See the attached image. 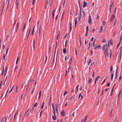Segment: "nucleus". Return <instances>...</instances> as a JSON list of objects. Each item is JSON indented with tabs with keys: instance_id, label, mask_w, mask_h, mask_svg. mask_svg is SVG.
Returning <instances> with one entry per match:
<instances>
[{
	"instance_id": "nucleus-1",
	"label": "nucleus",
	"mask_w": 122,
	"mask_h": 122,
	"mask_svg": "<svg viewBox=\"0 0 122 122\" xmlns=\"http://www.w3.org/2000/svg\"><path fill=\"white\" fill-rule=\"evenodd\" d=\"M9 4V1H8V2L7 3V0H5V1H3V4L2 5V9L1 10V11H2L3 10V9L4 8L5 6L6 5H7V8L8 7Z\"/></svg>"
},
{
	"instance_id": "nucleus-2",
	"label": "nucleus",
	"mask_w": 122,
	"mask_h": 122,
	"mask_svg": "<svg viewBox=\"0 0 122 122\" xmlns=\"http://www.w3.org/2000/svg\"><path fill=\"white\" fill-rule=\"evenodd\" d=\"M108 49V47L107 45H104L102 48V50L105 51V52L106 53V54L107 53Z\"/></svg>"
},
{
	"instance_id": "nucleus-3",
	"label": "nucleus",
	"mask_w": 122,
	"mask_h": 122,
	"mask_svg": "<svg viewBox=\"0 0 122 122\" xmlns=\"http://www.w3.org/2000/svg\"><path fill=\"white\" fill-rule=\"evenodd\" d=\"M122 38V34H121V37L120 39L119 42L118 44L117 45V48L120 46L121 44Z\"/></svg>"
},
{
	"instance_id": "nucleus-4",
	"label": "nucleus",
	"mask_w": 122,
	"mask_h": 122,
	"mask_svg": "<svg viewBox=\"0 0 122 122\" xmlns=\"http://www.w3.org/2000/svg\"><path fill=\"white\" fill-rule=\"evenodd\" d=\"M78 2H79V7L80 8V12H79V14H80L79 16H80V17H81L82 16V15L81 14V6H80V0H79V1L78 0Z\"/></svg>"
},
{
	"instance_id": "nucleus-5",
	"label": "nucleus",
	"mask_w": 122,
	"mask_h": 122,
	"mask_svg": "<svg viewBox=\"0 0 122 122\" xmlns=\"http://www.w3.org/2000/svg\"><path fill=\"white\" fill-rule=\"evenodd\" d=\"M53 115H52V118L54 120H56V115L55 114V112L53 111Z\"/></svg>"
},
{
	"instance_id": "nucleus-6",
	"label": "nucleus",
	"mask_w": 122,
	"mask_h": 122,
	"mask_svg": "<svg viewBox=\"0 0 122 122\" xmlns=\"http://www.w3.org/2000/svg\"><path fill=\"white\" fill-rule=\"evenodd\" d=\"M122 46H121V48L120 49V59L119 60V61L120 62L121 61V56H122Z\"/></svg>"
},
{
	"instance_id": "nucleus-7",
	"label": "nucleus",
	"mask_w": 122,
	"mask_h": 122,
	"mask_svg": "<svg viewBox=\"0 0 122 122\" xmlns=\"http://www.w3.org/2000/svg\"><path fill=\"white\" fill-rule=\"evenodd\" d=\"M110 54H109L108 53H107V54H105V56H106V55H107V56L108 57H109V56H110V58L111 57V54H112V52H111V50H110Z\"/></svg>"
},
{
	"instance_id": "nucleus-8",
	"label": "nucleus",
	"mask_w": 122,
	"mask_h": 122,
	"mask_svg": "<svg viewBox=\"0 0 122 122\" xmlns=\"http://www.w3.org/2000/svg\"><path fill=\"white\" fill-rule=\"evenodd\" d=\"M122 88L121 89V91L120 93L119 94V95H118V99H117V102H119V100H120V94L121 93V91H122Z\"/></svg>"
},
{
	"instance_id": "nucleus-9",
	"label": "nucleus",
	"mask_w": 122,
	"mask_h": 122,
	"mask_svg": "<svg viewBox=\"0 0 122 122\" xmlns=\"http://www.w3.org/2000/svg\"><path fill=\"white\" fill-rule=\"evenodd\" d=\"M89 19L88 21V23H89L90 24H91V23L92 19H91V16L90 15L89 16Z\"/></svg>"
},
{
	"instance_id": "nucleus-10",
	"label": "nucleus",
	"mask_w": 122,
	"mask_h": 122,
	"mask_svg": "<svg viewBox=\"0 0 122 122\" xmlns=\"http://www.w3.org/2000/svg\"><path fill=\"white\" fill-rule=\"evenodd\" d=\"M57 43H56V48L55 50V54H54V59H53V63H54L55 56V53H56V48H57Z\"/></svg>"
},
{
	"instance_id": "nucleus-11",
	"label": "nucleus",
	"mask_w": 122,
	"mask_h": 122,
	"mask_svg": "<svg viewBox=\"0 0 122 122\" xmlns=\"http://www.w3.org/2000/svg\"><path fill=\"white\" fill-rule=\"evenodd\" d=\"M61 114L62 116H64L65 115V113L64 110H62L61 112Z\"/></svg>"
},
{
	"instance_id": "nucleus-12",
	"label": "nucleus",
	"mask_w": 122,
	"mask_h": 122,
	"mask_svg": "<svg viewBox=\"0 0 122 122\" xmlns=\"http://www.w3.org/2000/svg\"><path fill=\"white\" fill-rule=\"evenodd\" d=\"M115 15H112V17L111 18L110 20H111V21H112L113 20V19H114V18H115Z\"/></svg>"
},
{
	"instance_id": "nucleus-13",
	"label": "nucleus",
	"mask_w": 122,
	"mask_h": 122,
	"mask_svg": "<svg viewBox=\"0 0 122 122\" xmlns=\"http://www.w3.org/2000/svg\"><path fill=\"white\" fill-rule=\"evenodd\" d=\"M87 5V3L85 1H84V4L83 5V7L84 8H85Z\"/></svg>"
},
{
	"instance_id": "nucleus-14",
	"label": "nucleus",
	"mask_w": 122,
	"mask_h": 122,
	"mask_svg": "<svg viewBox=\"0 0 122 122\" xmlns=\"http://www.w3.org/2000/svg\"><path fill=\"white\" fill-rule=\"evenodd\" d=\"M103 27L101 26V28L99 31V33H100L101 32H102L103 31Z\"/></svg>"
},
{
	"instance_id": "nucleus-15",
	"label": "nucleus",
	"mask_w": 122,
	"mask_h": 122,
	"mask_svg": "<svg viewBox=\"0 0 122 122\" xmlns=\"http://www.w3.org/2000/svg\"><path fill=\"white\" fill-rule=\"evenodd\" d=\"M65 11L64 10L63 11V13H62V15L61 16V21L62 20V19L63 17V16H64V13H65Z\"/></svg>"
},
{
	"instance_id": "nucleus-16",
	"label": "nucleus",
	"mask_w": 122,
	"mask_h": 122,
	"mask_svg": "<svg viewBox=\"0 0 122 122\" xmlns=\"http://www.w3.org/2000/svg\"><path fill=\"white\" fill-rule=\"evenodd\" d=\"M49 1H50L49 0H46V4H45V5H46V6H48V3H49Z\"/></svg>"
},
{
	"instance_id": "nucleus-17",
	"label": "nucleus",
	"mask_w": 122,
	"mask_h": 122,
	"mask_svg": "<svg viewBox=\"0 0 122 122\" xmlns=\"http://www.w3.org/2000/svg\"><path fill=\"white\" fill-rule=\"evenodd\" d=\"M75 98V95H74L72 97H71V98H69V100H72V99H74Z\"/></svg>"
},
{
	"instance_id": "nucleus-18",
	"label": "nucleus",
	"mask_w": 122,
	"mask_h": 122,
	"mask_svg": "<svg viewBox=\"0 0 122 122\" xmlns=\"http://www.w3.org/2000/svg\"><path fill=\"white\" fill-rule=\"evenodd\" d=\"M72 62V58H71L70 59L69 61V65H70L71 63Z\"/></svg>"
},
{
	"instance_id": "nucleus-19",
	"label": "nucleus",
	"mask_w": 122,
	"mask_h": 122,
	"mask_svg": "<svg viewBox=\"0 0 122 122\" xmlns=\"http://www.w3.org/2000/svg\"><path fill=\"white\" fill-rule=\"evenodd\" d=\"M114 122H119V120L118 119L117 117L114 120Z\"/></svg>"
},
{
	"instance_id": "nucleus-20",
	"label": "nucleus",
	"mask_w": 122,
	"mask_h": 122,
	"mask_svg": "<svg viewBox=\"0 0 122 122\" xmlns=\"http://www.w3.org/2000/svg\"><path fill=\"white\" fill-rule=\"evenodd\" d=\"M108 46H109L110 45H111L112 44V43L111 42V41H108Z\"/></svg>"
},
{
	"instance_id": "nucleus-21",
	"label": "nucleus",
	"mask_w": 122,
	"mask_h": 122,
	"mask_svg": "<svg viewBox=\"0 0 122 122\" xmlns=\"http://www.w3.org/2000/svg\"><path fill=\"white\" fill-rule=\"evenodd\" d=\"M77 18H76L75 20V27H76V24L77 23Z\"/></svg>"
},
{
	"instance_id": "nucleus-22",
	"label": "nucleus",
	"mask_w": 122,
	"mask_h": 122,
	"mask_svg": "<svg viewBox=\"0 0 122 122\" xmlns=\"http://www.w3.org/2000/svg\"><path fill=\"white\" fill-rule=\"evenodd\" d=\"M55 10H53V11L52 12V15L53 19L54 18V13L55 12Z\"/></svg>"
},
{
	"instance_id": "nucleus-23",
	"label": "nucleus",
	"mask_w": 122,
	"mask_h": 122,
	"mask_svg": "<svg viewBox=\"0 0 122 122\" xmlns=\"http://www.w3.org/2000/svg\"><path fill=\"white\" fill-rule=\"evenodd\" d=\"M114 2L113 1V2L112 3L110 7L111 8H113V6H114Z\"/></svg>"
},
{
	"instance_id": "nucleus-24",
	"label": "nucleus",
	"mask_w": 122,
	"mask_h": 122,
	"mask_svg": "<svg viewBox=\"0 0 122 122\" xmlns=\"http://www.w3.org/2000/svg\"><path fill=\"white\" fill-rule=\"evenodd\" d=\"M25 27H26L25 25H24V26H23V28L22 30V31L23 32L24 31V30L25 28Z\"/></svg>"
},
{
	"instance_id": "nucleus-25",
	"label": "nucleus",
	"mask_w": 122,
	"mask_h": 122,
	"mask_svg": "<svg viewBox=\"0 0 122 122\" xmlns=\"http://www.w3.org/2000/svg\"><path fill=\"white\" fill-rule=\"evenodd\" d=\"M100 77V76H97V77H96V78L95 79V81H97L98 80V79H99V78Z\"/></svg>"
},
{
	"instance_id": "nucleus-26",
	"label": "nucleus",
	"mask_w": 122,
	"mask_h": 122,
	"mask_svg": "<svg viewBox=\"0 0 122 122\" xmlns=\"http://www.w3.org/2000/svg\"><path fill=\"white\" fill-rule=\"evenodd\" d=\"M92 62V61L91 59H89V61L88 62V65H89Z\"/></svg>"
},
{
	"instance_id": "nucleus-27",
	"label": "nucleus",
	"mask_w": 122,
	"mask_h": 122,
	"mask_svg": "<svg viewBox=\"0 0 122 122\" xmlns=\"http://www.w3.org/2000/svg\"><path fill=\"white\" fill-rule=\"evenodd\" d=\"M63 53L64 54L65 53H66V48H65L63 49Z\"/></svg>"
},
{
	"instance_id": "nucleus-28",
	"label": "nucleus",
	"mask_w": 122,
	"mask_h": 122,
	"mask_svg": "<svg viewBox=\"0 0 122 122\" xmlns=\"http://www.w3.org/2000/svg\"><path fill=\"white\" fill-rule=\"evenodd\" d=\"M38 103L37 102H36L34 105V106L35 107H36L38 105Z\"/></svg>"
},
{
	"instance_id": "nucleus-29",
	"label": "nucleus",
	"mask_w": 122,
	"mask_h": 122,
	"mask_svg": "<svg viewBox=\"0 0 122 122\" xmlns=\"http://www.w3.org/2000/svg\"><path fill=\"white\" fill-rule=\"evenodd\" d=\"M82 12L83 13V17H84L85 15V12H84V10H82Z\"/></svg>"
},
{
	"instance_id": "nucleus-30",
	"label": "nucleus",
	"mask_w": 122,
	"mask_h": 122,
	"mask_svg": "<svg viewBox=\"0 0 122 122\" xmlns=\"http://www.w3.org/2000/svg\"><path fill=\"white\" fill-rule=\"evenodd\" d=\"M92 80V79L90 78L88 80V82L89 83H90L91 82V81Z\"/></svg>"
},
{
	"instance_id": "nucleus-31",
	"label": "nucleus",
	"mask_w": 122,
	"mask_h": 122,
	"mask_svg": "<svg viewBox=\"0 0 122 122\" xmlns=\"http://www.w3.org/2000/svg\"><path fill=\"white\" fill-rule=\"evenodd\" d=\"M19 25V23H18L17 24V25L16 26V30H18V26Z\"/></svg>"
},
{
	"instance_id": "nucleus-32",
	"label": "nucleus",
	"mask_w": 122,
	"mask_h": 122,
	"mask_svg": "<svg viewBox=\"0 0 122 122\" xmlns=\"http://www.w3.org/2000/svg\"><path fill=\"white\" fill-rule=\"evenodd\" d=\"M86 31L88 32L89 30V28L88 26H86Z\"/></svg>"
},
{
	"instance_id": "nucleus-33",
	"label": "nucleus",
	"mask_w": 122,
	"mask_h": 122,
	"mask_svg": "<svg viewBox=\"0 0 122 122\" xmlns=\"http://www.w3.org/2000/svg\"><path fill=\"white\" fill-rule=\"evenodd\" d=\"M5 54H4L3 55V59L4 60H5Z\"/></svg>"
},
{
	"instance_id": "nucleus-34",
	"label": "nucleus",
	"mask_w": 122,
	"mask_h": 122,
	"mask_svg": "<svg viewBox=\"0 0 122 122\" xmlns=\"http://www.w3.org/2000/svg\"><path fill=\"white\" fill-rule=\"evenodd\" d=\"M32 5H34V3L35 2L36 0H32Z\"/></svg>"
},
{
	"instance_id": "nucleus-35",
	"label": "nucleus",
	"mask_w": 122,
	"mask_h": 122,
	"mask_svg": "<svg viewBox=\"0 0 122 122\" xmlns=\"http://www.w3.org/2000/svg\"><path fill=\"white\" fill-rule=\"evenodd\" d=\"M117 108H119V103L117 102Z\"/></svg>"
},
{
	"instance_id": "nucleus-36",
	"label": "nucleus",
	"mask_w": 122,
	"mask_h": 122,
	"mask_svg": "<svg viewBox=\"0 0 122 122\" xmlns=\"http://www.w3.org/2000/svg\"><path fill=\"white\" fill-rule=\"evenodd\" d=\"M70 31H71V26H72V24L71 23H70Z\"/></svg>"
},
{
	"instance_id": "nucleus-37",
	"label": "nucleus",
	"mask_w": 122,
	"mask_h": 122,
	"mask_svg": "<svg viewBox=\"0 0 122 122\" xmlns=\"http://www.w3.org/2000/svg\"><path fill=\"white\" fill-rule=\"evenodd\" d=\"M87 117V116H86V117L85 119H84V121H83L84 122H86Z\"/></svg>"
},
{
	"instance_id": "nucleus-38",
	"label": "nucleus",
	"mask_w": 122,
	"mask_h": 122,
	"mask_svg": "<svg viewBox=\"0 0 122 122\" xmlns=\"http://www.w3.org/2000/svg\"><path fill=\"white\" fill-rule=\"evenodd\" d=\"M52 109H53V111L55 112V109H54V108L53 104V103L52 104Z\"/></svg>"
},
{
	"instance_id": "nucleus-39",
	"label": "nucleus",
	"mask_w": 122,
	"mask_h": 122,
	"mask_svg": "<svg viewBox=\"0 0 122 122\" xmlns=\"http://www.w3.org/2000/svg\"><path fill=\"white\" fill-rule=\"evenodd\" d=\"M19 59V56H18L17 57L16 61V64H17L18 63V61Z\"/></svg>"
},
{
	"instance_id": "nucleus-40",
	"label": "nucleus",
	"mask_w": 122,
	"mask_h": 122,
	"mask_svg": "<svg viewBox=\"0 0 122 122\" xmlns=\"http://www.w3.org/2000/svg\"><path fill=\"white\" fill-rule=\"evenodd\" d=\"M67 91H66L64 92V96H65L67 94Z\"/></svg>"
},
{
	"instance_id": "nucleus-41",
	"label": "nucleus",
	"mask_w": 122,
	"mask_h": 122,
	"mask_svg": "<svg viewBox=\"0 0 122 122\" xmlns=\"http://www.w3.org/2000/svg\"><path fill=\"white\" fill-rule=\"evenodd\" d=\"M122 76H120L119 77V79H118V81H120V80H121V79H122Z\"/></svg>"
},
{
	"instance_id": "nucleus-42",
	"label": "nucleus",
	"mask_w": 122,
	"mask_h": 122,
	"mask_svg": "<svg viewBox=\"0 0 122 122\" xmlns=\"http://www.w3.org/2000/svg\"><path fill=\"white\" fill-rule=\"evenodd\" d=\"M92 45V43H89V47L88 48H89V47L91 46Z\"/></svg>"
},
{
	"instance_id": "nucleus-43",
	"label": "nucleus",
	"mask_w": 122,
	"mask_h": 122,
	"mask_svg": "<svg viewBox=\"0 0 122 122\" xmlns=\"http://www.w3.org/2000/svg\"><path fill=\"white\" fill-rule=\"evenodd\" d=\"M95 73L93 71L92 77L93 78H94V76Z\"/></svg>"
},
{
	"instance_id": "nucleus-44",
	"label": "nucleus",
	"mask_w": 122,
	"mask_h": 122,
	"mask_svg": "<svg viewBox=\"0 0 122 122\" xmlns=\"http://www.w3.org/2000/svg\"><path fill=\"white\" fill-rule=\"evenodd\" d=\"M68 71H69H69H70V70L71 71V66H70L68 68Z\"/></svg>"
},
{
	"instance_id": "nucleus-45",
	"label": "nucleus",
	"mask_w": 122,
	"mask_h": 122,
	"mask_svg": "<svg viewBox=\"0 0 122 122\" xmlns=\"http://www.w3.org/2000/svg\"><path fill=\"white\" fill-rule=\"evenodd\" d=\"M79 85H78L77 86H76V92H77L78 91V87H79Z\"/></svg>"
},
{
	"instance_id": "nucleus-46",
	"label": "nucleus",
	"mask_w": 122,
	"mask_h": 122,
	"mask_svg": "<svg viewBox=\"0 0 122 122\" xmlns=\"http://www.w3.org/2000/svg\"><path fill=\"white\" fill-rule=\"evenodd\" d=\"M34 44H35V42H34V40L33 41V47L34 49L35 46H34Z\"/></svg>"
},
{
	"instance_id": "nucleus-47",
	"label": "nucleus",
	"mask_w": 122,
	"mask_h": 122,
	"mask_svg": "<svg viewBox=\"0 0 122 122\" xmlns=\"http://www.w3.org/2000/svg\"><path fill=\"white\" fill-rule=\"evenodd\" d=\"M33 112V108L30 111V112L31 113H32Z\"/></svg>"
},
{
	"instance_id": "nucleus-48",
	"label": "nucleus",
	"mask_w": 122,
	"mask_h": 122,
	"mask_svg": "<svg viewBox=\"0 0 122 122\" xmlns=\"http://www.w3.org/2000/svg\"><path fill=\"white\" fill-rule=\"evenodd\" d=\"M34 90H35V88H34L33 89V90L31 92V94H32L33 93V92L34 91Z\"/></svg>"
},
{
	"instance_id": "nucleus-49",
	"label": "nucleus",
	"mask_w": 122,
	"mask_h": 122,
	"mask_svg": "<svg viewBox=\"0 0 122 122\" xmlns=\"http://www.w3.org/2000/svg\"><path fill=\"white\" fill-rule=\"evenodd\" d=\"M34 28H35V27H34L33 28V30H32V35H33V31H34Z\"/></svg>"
},
{
	"instance_id": "nucleus-50",
	"label": "nucleus",
	"mask_w": 122,
	"mask_h": 122,
	"mask_svg": "<svg viewBox=\"0 0 122 122\" xmlns=\"http://www.w3.org/2000/svg\"><path fill=\"white\" fill-rule=\"evenodd\" d=\"M58 105V104L57 105L56 104V105L55 108L56 109V110H57V109Z\"/></svg>"
},
{
	"instance_id": "nucleus-51",
	"label": "nucleus",
	"mask_w": 122,
	"mask_h": 122,
	"mask_svg": "<svg viewBox=\"0 0 122 122\" xmlns=\"http://www.w3.org/2000/svg\"><path fill=\"white\" fill-rule=\"evenodd\" d=\"M41 94H40V93L39 94L38 100H39L40 98V97L41 96Z\"/></svg>"
},
{
	"instance_id": "nucleus-52",
	"label": "nucleus",
	"mask_w": 122,
	"mask_h": 122,
	"mask_svg": "<svg viewBox=\"0 0 122 122\" xmlns=\"http://www.w3.org/2000/svg\"><path fill=\"white\" fill-rule=\"evenodd\" d=\"M47 60V56H45V63L46 62V61Z\"/></svg>"
},
{
	"instance_id": "nucleus-53",
	"label": "nucleus",
	"mask_w": 122,
	"mask_h": 122,
	"mask_svg": "<svg viewBox=\"0 0 122 122\" xmlns=\"http://www.w3.org/2000/svg\"><path fill=\"white\" fill-rule=\"evenodd\" d=\"M106 23L105 21H103V25H105L106 24Z\"/></svg>"
},
{
	"instance_id": "nucleus-54",
	"label": "nucleus",
	"mask_w": 122,
	"mask_h": 122,
	"mask_svg": "<svg viewBox=\"0 0 122 122\" xmlns=\"http://www.w3.org/2000/svg\"><path fill=\"white\" fill-rule=\"evenodd\" d=\"M100 93V88L99 87L98 88V94H99Z\"/></svg>"
},
{
	"instance_id": "nucleus-55",
	"label": "nucleus",
	"mask_w": 122,
	"mask_h": 122,
	"mask_svg": "<svg viewBox=\"0 0 122 122\" xmlns=\"http://www.w3.org/2000/svg\"><path fill=\"white\" fill-rule=\"evenodd\" d=\"M95 41H96V40H95V41H94V42H93V46L94 47H95V46H94V45H95Z\"/></svg>"
},
{
	"instance_id": "nucleus-56",
	"label": "nucleus",
	"mask_w": 122,
	"mask_h": 122,
	"mask_svg": "<svg viewBox=\"0 0 122 122\" xmlns=\"http://www.w3.org/2000/svg\"><path fill=\"white\" fill-rule=\"evenodd\" d=\"M15 23H16V20H14V23L13 24V26H14L15 25Z\"/></svg>"
},
{
	"instance_id": "nucleus-57",
	"label": "nucleus",
	"mask_w": 122,
	"mask_h": 122,
	"mask_svg": "<svg viewBox=\"0 0 122 122\" xmlns=\"http://www.w3.org/2000/svg\"><path fill=\"white\" fill-rule=\"evenodd\" d=\"M44 104L45 103L44 102H43L42 103V106L44 107Z\"/></svg>"
},
{
	"instance_id": "nucleus-58",
	"label": "nucleus",
	"mask_w": 122,
	"mask_h": 122,
	"mask_svg": "<svg viewBox=\"0 0 122 122\" xmlns=\"http://www.w3.org/2000/svg\"><path fill=\"white\" fill-rule=\"evenodd\" d=\"M13 87H14V86H13V87H12V88L11 89L10 91L9 92V93H10L12 91V90H13Z\"/></svg>"
},
{
	"instance_id": "nucleus-59",
	"label": "nucleus",
	"mask_w": 122,
	"mask_h": 122,
	"mask_svg": "<svg viewBox=\"0 0 122 122\" xmlns=\"http://www.w3.org/2000/svg\"><path fill=\"white\" fill-rule=\"evenodd\" d=\"M88 32L86 31L85 34V36H87Z\"/></svg>"
},
{
	"instance_id": "nucleus-60",
	"label": "nucleus",
	"mask_w": 122,
	"mask_h": 122,
	"mask_svg": "<svg viewBox=\"0 0 122 122\" xmlns=\"http://www.w3.org/2000/svg\"><path fill=\"white\" fill-rule=\"evenodd\" d=\"M9 48H7L6 51V54H7Z\"/></svg>"
},
{
	"instance_id": "nucleus-61",
	"label": "nucleus",
	"mask_w": 122,
	"mask_h": 122,
	"mask_svg": "<svg viewBox=\"0 0 122 122\" xmlns=\"http://www.w3.org/2000/svg\"><path fill=\"white\" fill-rule=\"evenodd\" d=\"M110 84L109 83H108L107 84V86H109Z\"/></svg>"
},
{
	"instance_id": "nucleus-62",
	"label": "nucleus",
	"mask_w": 122,
	"mask_h": 122,
	"mask_svg": "<svg viewBox=\"0 0 122 122\" xmlns=\"http://www.w3.org/2000/svg\"><path fill=\"white\" fill-rule=\"evenodd\" d=\"M99 15H97V19H99Z\"/></svg>"
},
{
	"instance_id": "nucleus-63",
	"label": "nucleus",
	"mask_w": 122,
	"mask_h": 122,
	"mask_svg": "<svg viewBox=\"0 0 122 122\" xmlns=\"http://www.w3.org/2000/svg\"><path fill=\"white\" fill-rule=\"evenodd\" d=\"M117 9V7H116L115 9V10H114V13H116V10Z\"/></svg>"
},
{
	"instance_id": "nucleus-64",
	"label": "nucleus",
	"mask_w": 122,
	"mask_h": 122,
	"mask_svg": "<svg viewBox=\"0 0 122 122\" xmlns=\"http://www.w3.org/2000/svg\"><path fill=\"white\" fill-rule=\"evenodd\" d=\"M41 34V33L40 31H39V33H38V35H39V36H40Z\"/></svg>"
}]
</instances>
